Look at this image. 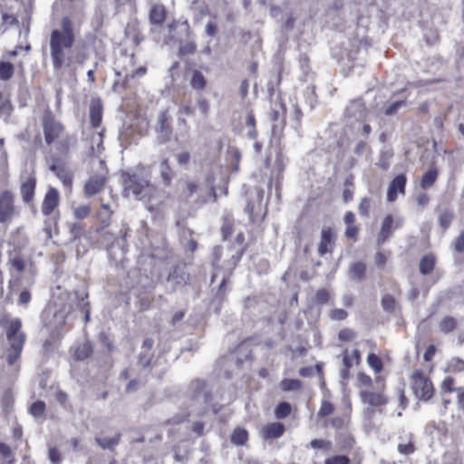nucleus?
<instances>
[{
    "instance_id": "603ef678",
    "label": "nucleus",
    "mask_w": 464,
    "mask_h": 464,
    "mask_svg": "<svg viewBox=\"0 0 464 464\" xmlns=\"http://www.w3.org/2000/svg\"><path fill=\"white\" fill-rule=\"evenodd\" d=\"M370 207H371L370 199L367 198H362L359 204L360 214L362 216H368Z\"/></svg>"
},
{
    "instance_id": "a18cd8bd",
    "label": "nucleus",
    "mask_w": 464,
    "mask_h": 464,
    "mask_svg": "<svg viewBox=\"0 0 464 464\" xmlns=\"http://www.w3.org/2000/svg\"><path fill=\"white\" fill-rule=\"evenodd\" d=\"M382 304L384 310L392 311L395 307V299L391 295H385L382 299Z\"/></svg>"
},
{
    "instance_id": "6ab92c4d",
    "label": "nucleus",
    "mask_w": 464,
    "mask_h": 464,
    "mask_svg": "<svg viewBox=\"0 0 464 464\" xmlns=\"http://www.w3.org/2000/svg\"><path fill=\"white\" fill-rule=\"evenodd\" d=\"M458 326L457 320L452 316H445L439 323V328L441 333L450 334Z\"/></svg>"
},
{
    "instance_id": "f03ea898",
    "label": "nucleus",
    "mask_w": 464,
    "mask_h": 464,
    "mask_svg": "<svg viewBox=\"0 0 464 464\" xmlns=\"http://www.w3.org/2000/svg\"><path fill=\"white\" fill-rule=\"evenodd\" d=\"M147 73V67L142 65L136 67V60L133 54L124 55L119 60L115 74L118 77L112 84L113 92H121L138 84V80Z\"/></svg>"
},
{
    "instance_id": "37998d69",
    "label": "nucleus",
    "mask_w": 464,
    "mask_h": 464,
    "mask_svg": "<svg viewBox=\"0 0 464 464\" xmlns=\"http://www.w3.org/2000/svg\"><path fill=\"white\" fill-rule=\"evenodd\" d=\"M12 110L10 101L4 97L0 92V114H9Z\"/></svg>"
},
{
    "instance_id": "680f3d73",
    "label": "nucleus",
    "mask_w": 464,
    "mask_h": 464,
    "mask_svg": "<svg viewBox=\"0 0 464 464\" xmlns=\"http://www.w3.org/2000/svg\"><path fill=\"white\" fill-rule=\"evenodd\" d=\"M31 300V294L29 291H22L19 295L18 303L20 304H27Z\"/></svg>"
},
{
    "instance_id": "a211bd4d",
    "label": "nucleus",
    "mask_w": 464,
    "mask_h": 464,
    "mask_svg": "<svg viewBox=\"0 0 464 464\" xmlns=\"http://www.w3.org/2000/svg\"><path fill=\"white\" fill-rule=\"evenodd\" d=\"M346 113L349 117L362 118L365 113V106L362 100L353 101L346 108Z\"/></svg>"
},
{
    "instance_id": "ea45409f",
    "label": "nucleus",
    "mask_w": 464,
    "mask_h": 464,
    "mask_svg": "<svg viewBox=\"0 0 464 464\" xmlns=\"http://www.w3.org/2000/svg\"><path fill=\"white\" fill-rule=\"evenodd\" d=\"M91 208L88 205H82L73 209L74 217L77 219H83L89 216Z\"/></svg>"
},
{
    "instance_id": "f3484780",
    "label": "nucleus",
    "mask_w": 464,
    "mask_h": 464,
    "mask_svg": "<svg viewBox=\"0 0 464 464\" xmlns=\"http://www.w3.org/2000/svg\"><path fill=\"white\" fill-rule=\"evenodd\" d=\"M166 19V9L162 5H152L150 11V20L152 24H161Z\"/></svg>"
},
{
    "instance_id": "7ed1b4c3",
    "label": "nucleus",
    "mask_w": 464,
    "mask_h": 464,
    "mask_svg": "<svg viewBox=\"0 0 464 464\" xmlns=\"http://www.w3.org/2000/svg\"><path fill=\"white\" fill-rule=\"evenodd\" d=\"M378 384L377 390L362 389L360 397L366 409L364 410V416L367 420H372L376 412L383 413L385 406L389 403V398L385 394L386 384L382 378L377 377L375 379Z\"/></svg>"
},
{
    "instance_id": "338daca9",
    "label": "nucleus",
    "mask_w": 464,
    "mask_h": 464,
    "mask_svg": "<svg viewBox=\"0 0 464 464\" xmlns=\"http://www.w3.org/2000/svg\"><path fill=\"white\" fill-rule=\"evenodd\" d=\"M206 33L209 36H214L217 33V25L213 22H208L206 25Z\"/></svg>"
},
{
    "instance_id": "c03bdc74",
    "label": "nucleus",
    "mask_w": 464,
    "mask_h": 464,
    "mask_svg": "<svg viewBox=\"0 0 464 464\" xmlns=\"http://www.w3.org/2000/svg\"><path fill=\"white\" fill-rule=\"evenodd\" d=\"M392 154L389 151H386V152H382V156H381V159L378 162V166L383 169V170H387L390 167V160L392 158Z\"/></svg>"
},
{
    "instance_id": "0eeeda50",
    "label": "nucleus",
    "mask_w": 464,
    "mask_h": 464,
    "mask_svg": "<svg viewBox=\"0 0 464 464\" xmlns=\"http://www.w3.org/2000/svg\"><path fill=\"white\" fill-rule=\"evenodd\" d=\"M411 386L415 396L423 401H429L434 394V387L430 379L420 370H416L411 375Z\"/></svg>"
},
{
    "instance_id": "de8ad7c7",
    "label": "nucleus",
    "mask_w": 464,
    "mask_h": 464,
    "mask_svg": "<svg viewBox=\"0 0 464 464\" xmlns=\"http://www.w3.org/2000/svg\"><path fill=\"white\" fill-rule=\"evenodd\" d=\"M339 339L342 341L349 342L355 338L354 331L349 328L343 329L339 332Z\"/></svg>"
},
{
    "instance_id": "0e129e2a",
    "label": "nucleus",
    "mask_w": 464,
    "mask_h": 464,
    "mask_svg": "<svg viewBox=\"0 0 464 464\" xmlns=\"http://www.w3.org/2000/svg\"><path fill=\"white\" fill-rule=\"evenodd\" d=\"M435 353H436V348L434 345L428 346V348L426 349V352L423 355L424 360L426 362L430 361L433 358Z\"/></svg>"
},
{
    "instance_id": "7c9ffc66",
    "label": "nucleus",
    "mask_w": 464,
    "mask_h": 464,
    "mask_svg": "<svg viewBox=\"0 0 464 464\" xmlns=\"http://www.w3.org/2000/svg\"><path fill=\"white\" fill-rule=\"evenodd\" d=\"M365 274V265L362 263H354L350 267V275L353 278L362 279Z\"/></svg>"
},
{
    "instance_id": "dca6fc26",
    "label": "nucleus",
    "mask_w": 464,
    "mask_h": 464,
    "mask_svg": "<svg viewBox=\"0 0 464 464\" xmlns=\"http://www.w3.org/2000/svg\"><path fill=\"white\" fill-rule=\"evenodd\" d=\"M361 361V353L357 349L353 350L349 353L348 350H345L343 353V363L344 365V372H348L353 365H357Z\"/></svg>"
},
{
    "instance_id": "1a4fd4ad",
    "label": "nucleus",
    "mask_w": 464,
    "mask_h": 464,
    "mask_svg": "<svg viewBox=\"0 0 464 464\" xmlns=\"http://www.w3.org/2000/svg\"><path fill=\"white\" fill-rule=\"evenodd\" d=\"M99 165L102 169L101 173L92 176L84 185V193L87 197H92L101 192L107 181L105 162L103 160H99Z\"/></svg>"
},
{
    "instance_id": "72a5a7b5",
    "label": "nucleus",
    "mask_w": 464,
    "mask_h": 464,
    "mask_svg": "<svg viewBox=\"0 0 464 464\" xmlns=\"http://www.w3.org/2000/svg\"><path fill=\"white\" fill-rule=\"evenodd\" d=\"M310 446L314 450H324L328 451L332 449V442L327 440L314 439L310 441Z\"/></svg>"
},
{
    "instance_id": "3c124183",
    "label": "nucleus",
    "mask_w": 464,
    "mask_h": 464,
    "mask_svg": "<svg viewBox=\"0 0 464 464\" xmlns=\"http://www.w3.org/2000/svg\"><path fill=\"white\" fill-rule=\"evenodd\" d=\"M454 250L458 253L464 252V230L457 237L454 241Z\"/></svg>"
},
{
    "instance_id": "b1692460",
    "label": "nucleus",
    "mask_w": 464,
    "mask_h": 464,
    "mask_svg": "<svg viewBox=\"0 0 464 464\" xmlns=\"http://www.w3.org/2000/svg\"><path fill=\"white\" fill-rule=\"evenodd\" d=\"M435 266V257L432 255L425 256L420 263V271L423 275H429L432 272Z\"/></svg>"
},
{
    "instance_id": "09e8293b",
    "label": "nucleus",
    "mask_w": 464,
    "mask_h": 464,
    "mask_svg": "<svg viewBox=\"0 0 464 464\" xmlns=\"http://www.w3.org/2000/svg\"><path fill=\"white\" fill-rule=\"evenodd\" d=\"M398 450L400 453H401L403 455H409V454H411L414 452L415 448H414L413 442L409 441L408 443H405V444H402V443L399 444Z\"/></svg>"
},
{
    "instance_id": "aec40b11",
    "label": "nucleus",
    "mask_w": 464,
    "mask_h": 464,
    "mask_svg": "<svg viewBox=\"0 0 464 464\" xmlns=\"http://www.w3.org/2000/svg\"><path fill=\"white\" fill-rule=\"evenodd\" d=\"M438 170L436 169H430L423 174L420 180V187L423 189L430 188L433 186L438 178Z\"/></svg>"
},
{
    "instance_id": "9d476101",
    "label": "nucleus",
    "mask_w": 464,
    "mask_h": 464,
    "mask_svg": "<svg viewBox=\"0 0 464 464\" xmlns=\"http://www.w3.org/2000/svg\"><path fill=\"white\" fill-rule=\"evenodd\" d=\"M36 177L34 173H26L21 177L20 193L24 203L29 204L34 198Z\"/></svg>"
},
{
    "instance_id": "5701e85b",
    "label": "nucleus",
    "mask_w": 464,
    "mask_h": 464,
    "mask_svg": "<svg viewBox=\"0 0 464 464\" xmlns=\"http://www.w3.org/2000/svg\"><path fill=\"white\" fill-rule=\"evenodd\" d=\"M190 85L194 90L202 91L207 85V80L200 72L194 71L190 79Z\"/></svg>"
},
{
    "instance_id": "473e14b6",
    "label": "nucleus",
    "mask_w": 464,
    "mask_h": 464,
    "mask_svg": "<svg viewBox=\"0 0 464 464\" xmlns=\"http://www.w3.org/2000/svg\"><path fill=\"white\" fill-rule=\"evenodd\" d=\"M119 440H120L119 434L115 435L113 438H111V439H108V438L97 439V442L103 449H112L119 443Z\"/></svg>"
},
{
    "instance_id": "2eb2a0df",
    "label": "nucleus",
    "mask_w": 464,
    "mask_h": 464,
    "mask_svg": "<svg viewBox=\"0 0 464 464\" xmlns=\"http://www.w3.org/2000/svg\"><path fill=\"white\" fill-rule=\"evenodd\" d=\"M285 432V426L280 422H273L262 428L261 435L265 440L280 438Z\"/></svg>"
},
{
    "instance_id": "393cba45",
    "label": "nucleus",
    "mask_w": 464,
    "mask_h": 464,
    "mask_svg": "<svg viewBox=\"0 0 464 464\" xmlns=\"http://www.w3.org/2000/svg\"><path fill=\"white\" fill-rule=\"evenodd\" d=\"M247 440L248 433L242 428H237L231 435V442L235 445H244Z\"/></svg>"
},
{
    "instance_id": "e2e57ef3",
    "label": "nucleus",
    "mask_w": 464,
    "mask_h": 464,
    "mask_svg": "<svg viewBox=\"0 0 464 464\" xmlns=\"http://www.w3.org/2000/svg\"><path fill=\"white\" fill-rule=\"evenodd\" d=\"M358 234V227L354 225H348L345 230V235L347 237L353 238Z\"/></svg>"
},
{
    "instance_id": "774afa93",
    "label": "nucleus",
    "mask_w": 464,
    "mask_h": 464,
    "mask_svg": "<svg viewBox=\"0 0 464 464\" xmlns=\"http://www.w3.org/2000/svg\"><path fill=\"white\" fill-rule=\"evenodd\" d=\"M398 395H399V400H400V405L402 409H405L407 404H408V401H407V398L404 394V391L402 389H400L398 391Z\"/></svg>"
},
{
    "instance_id": "c756f323",
    "label": "nucleus",
    "mask_w": 464,
    "mask_h": 464,
    "mask_svg": "<svg viewBox=\"0 0 464 464\" xmlns=\"http://www.w3.org/2000/svg\"><path fill=\"white\" fill-rule=\"evenodd\" d=\"M45 412V403L42 401L34 402L30 407V413L34 418H44Z\"/></svg>"
},
{
    "instance_id": "4c0bfd02",
    "label": "nucleus",
    "mask_w": 464,
    "mask_h": 464,
    "mask_svg": "<svg viewBox=\"0 0 464 464\" xmlns=\"http://www.w3.org/2000/svg\"><path fill=\"white\" fill-rule=\"evenodd\" d=\"M349 418L343 416H335L329 421V424L336 430H340L348 424Z\"/></svg>"
},
{
    "instance_id": "58836bf2",
    "label": "nucleus",
    "mask_w": 464,
    "mask_h": 464,
    "mask_svg": "<svg viewBox=\"0 0 464 464\" xmlns=\"http://www.w3.org/2000/svg\"><path fill=\"white\" fill-rule=\"evenodd\" d=\"M324 464H350V459L344 455H335L325 459Z\"/></svg>"
},
{
    "instance_id": "412c9836",
    "label": "nucleus",
    "mask_w": 464,
    "mask_h": 464,
    "mask_svg": "<svg viewBox=\"0 0 464 464\" xmlns=\"http://www.w3.org/2000/svg\"><path fill=\"white\" fill-rule=\"evenodd\" d=\"M159 130L161 134L168 135L171 131L169 117L167 111H162L159 115Z\"/></svg>"
},
{
    "instance_id": "052dcab7",
    "label": "nucleus",
    "mask_w": 464,
    "mask_h": 464,
    "mask_svg": "<svg viewBox=\"0 0 464 464\" xmlns=\"http://www.w3.org/2000/svg\"><path fill=\"white\" fill-rule=\"evenodd\" d=\"M190 155L187 151L180 152L177 156L178 163L180 165H187L189 162Z\"/></svg>"
},
{
    "instance_id": "864d4df0",
    "label": "nucleus",
    "mask_w": 464,
    "mask_h": 464,
    "mask_svg": "<svg viewBox=\"0 0 464 464\" xmlns=\"http://www.w3.org/2000/svg\"><path fill=\"white\" fill-rule=\"evenodd\" d=\"M330 295L325 289H320L316 292L315 299L319 304H325L329 301Z\"/></svg>"
},
{
    "instance_id": "f8f14e48",
    "label": "nucleus",
    "mask_w": 464,
    "mask_h": 464,
    "mask_svg": "<svg viewBox=\"0 0 464 464\" xmlns=\"http://www.w3.org/2000/svg\"><path fill=\"white\" fill-rule=\"evenodd\" d=\"M60 203V194L59 191L54 188H49L47 192L44 195L43 203H42V213L44 216L51 215L53 210L58 208Z\"/></svg>"
},
{
    "instance_id": "cd10ccee",
    "label": "nucleus",
    "mask_w": 464,
    "mask_h": 464,
    "mask_svg": "<svg viewBox=\"0 0 464 464\" xmlns=\"http://www.w3.org/2000/svg\"><path fill=\"white\" fill-rule=\"evenodd\" d=\"M160 175L165 185H169L173 174L167 159L163 160L160 163Z\"/></svg>"
},
{
    "instance_id": "39448f33",
    "label": "nucleus",
    "mask_w": 464,
    "mask_h": 464,
    "mask_svg": "<svg viewBox=\"0 0 464 464\" xmlns=\"http://www.w3.org/2000/svg\"><path fill=\"white\" fill-rule=\"evenodd\" d=\"M122 178L125 193L132 194L140 200L146 202L150 211L154 210V208L149 203L158 195L156 187L150 181L140 179L136 174L123 173Z\"/></svg>"
},
{
    "instance_id": "69168bd1",
    "label": "nucleus",
    "mask_w": 464,
    "mask_h": 464,
    "mask_svg": "<svg viewBox=\"0 0 464 464\" xmlns=\"http://www.w3.org/2000/svg\"><path fill=\"white\" fill-rule=\"evenodd\" d=\"M402 102H395L392 103L385 111L386 115H392L402 105Z\"/></svg>"
},
{
    "instance_id": "9b49d317",
    "label": "nucleus",
    "mask_w": 464,
    "mask_h": 464,
    "mask_svg": "<svg viewBox=\"0 0 464 464\" xmlns=\"http://www.w3.org/2000/svg\"><path fill=\"white\" fill-rule=\"evenodd\" d=\"M407 179L404 174L397 175L389 184L387 191V200L393 202L397 199L398 195L405 194Z\"/></svg>"
},
{
    "instance_id": "c85d7f7f",
    "label": "nucleus",
    "mask_w": 464,
    "mask_h": 464,
    "mask_svg": "<svg viewBox=\"0 0 464 464\" xmlns=\"http://www.w3.org/2000/svg\"><path fill=\"white\" fill-rule=\"evenodd\" d=\"M367 362H368L369 366L376 373H380L382 371L383 364H382L381 358L378 355H376L374 353H370L367 357Z\"/></svg>"
},
{
    "instance_id": "f704fd0d",
    "label": "nucleus",
    "mask_w": 464,
    "mask_h": 464,
    "mask_svg": "<svg viewBox=\"0 0 464 464\" xmlns=\"http://www.w3.org/2000/svg\"><path fill=\"white\" fill-rule=\"evenodd\" d=\"M447 370L451 372H461L464 371V361L459 358H453L450 361Z\"/></svg>"
},
{
    "instance_id": "bf43d9fd",
    "label": "nucleus",
    "mask_w": 464,
    "mask_h": 464,
    "mask_svg": "<svg viewBox=\"0 0 464 464\" xmlns=\"http://www.w3.org/2000/svg\"><path fill=\"white\" fill-rule=\"evenodd\" d=\"M88 346L86 344H83L82 346H80L75 351V356L77 359L82 360L88 355Z\"/></svg>"
},
{
    "instance_id": "a878e982",
    "label": "nucleus",
    "mask_w": 464,
    "mask_h": 464,
    "mask_svg": "<svg viewBox=\"0 0 464 464\" xmlns=\"http://www.w3.org/2000/svg\"><path fill=\"white\" fill-rule=\"evenodd\" d=\"M280 387L284 392L298 391L302 388V382L297 379H284Z\"/></svg>"
},
{
    "instance_id": "4468645a",
    "label": "nucleus",
    "mask_w": 464,
    "mask_h": 464,
    "mask_svg": "<svg viewBox=\"0 0 464 464\" xmlns=\"http://www.w3.org/2000/svg\"><path fill=\"white\" fill-rule=\"evenodd\" d=\"M52 171L62 181L64 187L71 188L73 180V174L67 166L61 162H55L51 167Z\"/></svg>"
},
{
    "instance_id": "5fc2aeb1",
    "label": "nucleus",
    "mask_w": 464,
    "mask_h": 464,
    "mask_svg": "<svg viewBox=\"0 0 464 464\" xmlns=\"http://www.w3.org/2000/svg\"><path fill=\"white\" fill-rule=\"evenodd\" d=\"M49 459L53 462H61L63 459V457L59 450L56 448H50L49 449Z\"/></svg>"
},
{
    "instance_id": "ddd939ff",
    "label": "nucleus",
    "mask_w": 464,
    "mask_h": 464,
    "mask_svg": "<svg viewBox=\"0 0 464 464\" xmlns=\"http://www.w3.org/2000/svg\"><path fill=\"white\" fill-rule=\"evenodd\" d=\"M335 241V233L329 227L324 228L321 234V240L318 252L321 256L333 251Z\"/></svg>"
},
{
    "instance_id": "6e6552de",
    "label": "nucleus",
    "mask_w": 464,
    "mask_h": 464,
    "mask_svg": "<svg viewBox=\"0 0 464 464\" xmlns=\"http://www.w3.org/2000/svg\"><path fill=\"white\" fill-rule=\"evenodd\" d=\"M17 214L14 194L9 189H4L0 192V223H10Z\"/></svg>"
},
{
    "instance_id": "2f4dec72",
    "label": "nucleus",
    "mask_w": 464,
    "mask_h": 464,
    "mask_svg": "<svg viewBox=\"0 0 464 464\" xmlns=\"http://www.w3.org/2000/svg\"><path fill=\"white\" fill-rule=\"evenodd\" d=\"M334 411V406L332 402L326 400H323L321 402L320 409L318 411L317 416L319 418H324L331 415Z\"/></svg>"
},
{
    "instance_id": "e433bc0d",
    "label": "nucleus",
    "mask_w": 464,
    "mask_h": 464,
    "mask_svg": "<svg viewBox=\"0 0 464 464\" xmlns=\"http://www.w3.org/2000/svg\"><path fill=\"white\" fill-rule=\"evenodd\" d=\"M458 389L459 388L455 387V380H454V378H452L450 376L446 377L443 380L442 383H441V391L443 392H448V393H451V392H457Z\"/></svg>"
},
{
    "instance_id": "bb28decb",
    "label": "nucleus",
    "mask_w": 464,
    "mask_h": 464,
    "mask_svg": "<svg viewBox=\"0 0 464 464\" xmlns=\"http://www.w3.org/2000/svg\"><path fill=\"white\" fill-rule=\"evenodd\" d=\"M14 73V65L9 62L0 61V80L8 81Z\"/></svg>"
},
{
    "instance_id": "49530a36",
    "label": "nucleus",
    "mask_w": 464,
    "mask_h": 464,
    "mask_svg": "<svg viewBox=\"0 0 464 464\" xmlns=\"http://www.w3.org/2000/svg\"><path fill=\"white\" fill-rule=\"evenodd\" d=\"M10 264H11L12 267L14 270H16L17 272L24 271V269L25 267V264H24V259L21 256H16L14 257H13L10 260Z\"/></svg>"
},
{
    "instance_id": "423d86ee",
    "label": "nucleus",
    "mask_w": 464,
    "mask_h": 464,
    "mask_svg": "<svg viewBox=\"0 0 464 464\" xmlns=\"http://www.w3.org/2000/svg\"><path fill=\"white\" fill-rule=\"evenodd\" d=\"M21 320L15 318L9 323L6 329V338L10 345L7 351V362L9 364H14L20 358L25 343L26 336L21 331Z\"/></svg>"
},
{
    "instance_id": "79ce46f5",
    "label": "nucleus",
    "mask_w": 464,
    "mask_h": 464,
    "mask_svg": "<svg viewBox=\"0 0 464 464\" xmlns=\"http://www.w3.org/2000/svg\"><path fill=\"white\" fill-rule=\"evenodd\" d=\"M0 454L8 461L9 464H14V458L10 447L5 443H0Z\"/></svg>"
},
{
    "instance_id": "8fccbe9b",
    "label": "nucleus",
    "mask_w": 464,
    "mask_h": 464,
    "mask_svg": "<svg viewBox=\"0 0 464 464\" xmlns=\"http://www.w3.org/2000/svg\"><path fill=\"white\" fill-rule=\"evenodd\" d=\"M358 381L360 384L363 387L362 389H372V380L369 375L365 373H359Z\"/></svg>"
},
{
    "instance_id": "4d7b16f0",
    "label": "nucleus",
    "mask_w": 464,
    "mask_h": 464,
    "mask_svg": "<svg viewBox=\"0 0 464 464\" xmlns=\"http://www.w3.org/2000/svg\"><path fill=\"white\" fill-rule=\"evenodd\" d=\"M347 317V313L343 309H334L331 312V318L334 320H343Z\"/></svg>"
},
{
    "instance_id": "13d9d810",
    "label": "nucleus",
    "mask_w": 464,
    "mask_h": 464,
    "mask_svg": "<svg viewBox=\"0 0 464 464\" xmlns=\"http://www.w3.org/2000/svg\"><path fill=\"white\" fill-rule=\"evenodd\" d=\"M452 220V215L450 213H444L440 217V223L441 227L447 228Z\"/></svg>"
},
{
    "instance_id": "c9c22d12",
    "label": "nucleus",
    "mask_w": 464,
    "mask_h": 464,
    "mask_svg": "<svg viewBox=\"0 0 464 464\" xmlns=\"http://www.w3.org/2000/svg\"><path fill=\"white\" fill-rule=\"evenodd\" d=\"M275 413L278 419L285 418L291 413V405L288 402H281L276 408Z\"/></svg>"
},
{
    "instance_id": "f257e3e1",
    "label": "nucleus",
    "mask_w": 464,
    "mask_h": 464,
    "mask_svg": "<svg viewBox=\"0 0 464 464\" xmlns=\"http://www.w3.org/2000/svg\"><path fill=\"white\" fill-rule=\"evenodd\" d=\"M74 43L72 24L68 17L61 21V30H53L50 36V47L53 64L55 69L65 65V51L69 50Z\"/></svg>"
},
{
    "instance_id": "20e7f679",
    "label": "nucleus",
    "mask_w": 464,
    "mask_h": 464,
    "mask_svg": "<svg viewBox=\"0 0 464 464\" xmlns=\"http://www.w3.org/2000/svg\"><path fill=\"white\" fill-rule=\"evenodd\" d=\"M43 130L46 144L57 142V150L60 152L65 153L69 150L71 138L65 134L64 126L49 111L43 116Z\"/></svg>"
},
{
    "instance_id": "a19ab883",
    "label": "nucleus",
    "mask_w": 464,
    "mask_h": 464,
    "mask_svg": "<svg viewBox=\"0 0 464 464\" xmlns=\"http://www.w3.org/2000/svg\"><path fill=\"white\" fill-rule=\"evenodd\" d=\"M90 120L93 127L100 125L102 121V111L100 109L92 107L90 111Z\"/></svg>"
},
{
    "instance_id": "4be33fe9",
    "label": "nucleus",
    "mask_w": 464,
    "mask_h": 464,
    "mask_svg": "<svg viewBox=\"0 0 464 464\" xmlns=\"http://www.w3.org/2000/svg\"><path fill=\"white\" fill-rule=\"evenodd\" d=\"M392 222L393 218L392 215H388L384 218L379 235V242L383 243L391 236Z\"/></svg>"
},
{
    "instance_id": "6e6d98bb",
    "label": "nucleus",
    "mask_w": 464,
    "mask_h": 464,
    "mask_svg": "<svg viewBox=\"0 0 464 464\" xmlns=\"http://www.w3.org/2000/svg\"><path fill=\"white\" fill-rule=\"evenodd\" d=\"M196 50V44L194 43H187L180 46L179 53L181 54L192 53Z\"/></svg>"
}]
</instances>
